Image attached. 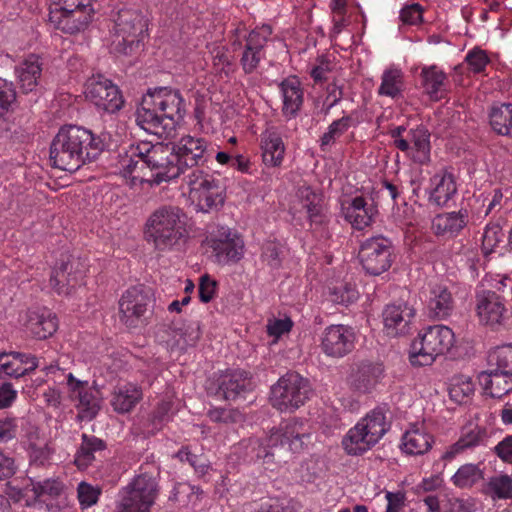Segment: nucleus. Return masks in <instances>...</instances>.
<instances>
[{"mask_svg": "<svg viewBox=\"0 0 512 512\" xmlns=\"http://www.w3.org/2000/svg\"><path fill=\"white\" fill-rule=\"evenodd\" d=\"M142 17L134 10L121 9L114 19V50L131 55L140 47L143 32Z\"/></svg>", "mask_w": 512, "mask_h": 512, "instance_id": "15", "label": "nucleus"}, {"mask_svg": "<svg viewBox=\"0 0 512 512\" xmlns=\"http://www.w3.org/2000/svg\"><path fill=\"white\" fill-rule=\"evenodd\" d=\"M171 407L172 405L169 401H161L157 404L149 419L152 425L150 430L152 433L160 430L163 424L168 421Z\"/></svg>", "mask_w": 512, "mask_h": 512, "instance_id": "59", "label": "nucleus"}, {"mask_svg": "<svg viewBox=\"0 0 512 512\" xmlns=\"http://www.w3.org/2000/svg\"><path fill=\"white\" fill-rule=\"evenodd\" d=\"M259 146L263 164L268 168L280 167L284 161L286 146L278 129L267 127L261 134Z\"/></svg>", "mask_w": 512, "mask_h": 512, "instance_id": "27", "label": "nucleus"}, {"mask_svg": "<svg viewBox=\"0 0 512 512\" xmlns=\"http://www.w3.org/2000/svg\"><path fill=\"white\" fill-rule=\"evenodd\" d=\"M489 123L494 132L512 137V103H495L489 111Z\"/></svg>", "mask_w": 512, "mask_h": 512, "instance_id": "43", "label": "nucleus"}, {"mask_svg": "<svg viewBox=\"0 0 512 512\" xmlns=\"http://www.w3.org/2000/svg\"><path fill=\"white\" fill-rule=\"evenodd\" d=\"M474 384L470 377L459 375L453 378L450 388L449 396L452 401L458 404H464L469 401L474 394Z\"/></svg>", "mask_w": 512, "mask_h": 512, "instance_id": "49", "label": "nucleus"}, {"mask_svg": "<svg viewBox=\"0 0 512 512\" xmlns=\"http://www.w3.org/2000/svg\"><path fill=\"white\" fill-rule=\"evenodd\" d=\"M105 137L76 126L61 127L50 146V160L55 168L74 172L95 161L105 150Z\"/></svg>", "mask_w": 512, "mask_h": 512, "instance_id": "3", "label": "nucleus"}, {"mask_svg": "<svg viewBox=\"0 0 512 512\" xmlns=\"http://www.w3.org/2000/svg\"><path fill=\"white\" fill-rule=\"evenodd\" d=\"M454 343V333L448 326H428L413 341L410 362L414 366L431 365L438 356L447 353Z\"/></svg>", "mask_w": 512, "mask_h": 512, "instance_id": "9", "label": "nucleus"}, {"mask_svg": "<svg viewBox=\"0 0 512 512\" xmlns=\"http://www.w3.org/2000/svg\"><path fill=\"white\" fill-rule=\"evenodd\" d=\"M508 189L503 191L500 188L493 189L484 199V204L486 205L485 215L498 213L503 207L506 206L509 197L507 195Z\"/></svg>", "mask_w": 512, "mask_h": 512, "instance_id": "56", "label": "nucleus"}, {"mask_svg": "<svg viewBox=\"0 0 512 512\" xmlns=\"http://www.w3.org/2000/svg\"><path fill=\"white\" fill-rule=\"evenodd\" d=\"M141 399L140 387L133 383H124L114 388L110 404L115 412L125 414L132 411Z\"/></svg>", "mask_w": 512, "mask_h": 512, "instance_id": "38", "label": "nucleus"}, {"mask_svg": "<svg viewBox=\"0 0 512 512\" xmlns=\"http://www.w3.org/2000/svg\"><path fill=\"white\" fill-rule=\"evenodd\" d=\"M404 89V75L403 72L396 67L386 69L381 77V84L378 89V94L396 98L401 95Z\"/></svg>", "mask_w": 512, "mask_h": 512, "instance_id": "44", "label": "nucleus"}, {"mask_svg": "<svg viewBox=\"0 0 512 512\" xmlns=\"http://www.w3.org/2000/svg\"><path fill=\"white\" fill-rule=\"evenodd\" d=\"M175 150L176 163L180 168V175L187 171L201 168L211 157L209 144L206 139L192 135H184L172 143Z\"/></svg>", "mask_w": 512, "mask_h": 512, "instance_id": "18", "label": "nucleus"}, {"mask_svg": "<svg viewBox=\"0 0 512 512\" xmlns=\"http://www.w3.org/2000/svg\"><path fill=\"white\" fill-rule=\"evenodd\" d=\"M77 495L82 507H91L97 503L101 495V489L86 482H81L77 488Z\"/></svg>", "mask_w": 512, "mask_h": 512, "instance_id": "58", "label": "nucleus"}, {"mask_svg": "<svg viewBox=\"0 0 512 512\" xmlns=\"http://www.w3.org/2000/svg\"><path fill=\"white\" fill-rule=\"evenodd\" d=\"M457 192L456 183L451 173L441 170L430 179L429 201L442 207L455 196Z\"/></svg>", "mask_w": 512, "mask_h": 512, "instance_id": "34", "label": "nucleus"}, {"mask_svg": "<svg viewBox=\"0 0 512 512\" xmlns=\"http://www.w3.org/2000/svg\"><path fill=\"white\" fill-rule=\"evenodd\" d=\"M31 491L40 501L57 498L63 491L64 485L59 479L49 478L43 481L30 480ZM29 485L27 486V488Z\"/></svg>", "mask_w": 512, "mask_h": 512, "instance_id": "48", "label": "nucleus"}, {"mask_svg": "<svg viewBox=\"0 0 512 512\" xmlns=\"http://www.w3.org/2000/svg\"><path fill=\"white\" fill-rule=\"evenodd\" d=\"M191 198L202 212L218 210L225 201V187L214 175L197 168L184 176Z\"/></svg>", "mask_w": 512, "mask_h": 512, "instance_id": "11", "label": "nucleus"}, {"mask_svg": "<svg viewBox=\"0 0 512 512\" xmlns=\"http://www.w3.org/2000/svg\"><path fill=\"white\" fill-rule=\"evenodd\" d=\"M186 214L177 206L163 205L154 210L145 223L147 242L160 252L172 251L186 239Z\"/></svg>", "mask_w": 512, "mask_h": 512, "instance_id": "5", "label": "nucleus"}, {"mask_svg": "<svg viewBox=\"0 0 512 512\" xmlns=\"http://www.w3.org/2000/svg\"><path fill=\"white\" fill-rule=\"evenodd\" d=\"M282 96V114L291 119L295 118L304 102V92L297 77H289L279 84Z\"/></svg>", "mask_w": 512, "mask_h": 512, "instance_id": "33", "label": "nucleus"}, {"mask_svg": "<svg viewBox=\"0 0 512 512\" xmlns=\"http://www.w3.org/2000/svg\"><path fill=\"white\" fill-rule=\"evenodd\" d=\"M483 479V472L479 464L467 463L458 468L451 477L454 486L465 489L470 488Z\"/></svg>", "mask_w": 512, "mask_h": 512, "instance_id": "47", "label": "nucleus"}, {"mask_svg": "<svg viewBox=\"0 0 512 512\" xmlns=\"http://www.w3.org/2000/svg\"><path fill=\"white\" fill-rule=\"evenodd\" d=\"M81 444L75 454V465L80 470H86L96 459L97 454L106 450V443L94 436L82 434Z\"/></svg>", "mask_w": 512, "mask_h": 512, "instance_id": "42", "label": "nucleus"}, {"mask_svg": "<svg viewBox=\"0 0 512 512\" xmlns=\"http://www.w3.org/2000/svg\"><path fill=\"white\" fill-rule=\"evenodd\" d=\"M382 316L387 335H404L410 331L416 310L408 302L399 300L386 305Z\"/></svg>", "mask_w": 512, "mask_h": 512, "instance_id": "23", "label": "nucleus"}, {"mask_svg": "<svg viewBox=\"0 0 512 512\" xmlns=\"http://www.w3.org/2000/svg\"><path fill=\"white\" fill-rule=\"evenodd\" d=\"M51 451L46 443L29 445L30 463L34 465H45L50 459Z\"/></svg>", "mask_w": 512, "mask_h": 512, "instance_id": "61", "label": "nucleus"}, {"mask_svg": "<svg viewBox=\"0 0 512 512\" xmlns=\"http://www.w3.org/2000/svg\"><path fill=\"white\" fill-rule=\"evenodd\" d=\"M311 394L308 379L297 372H287L271 387L270 402L281 412L294 411L303 406Z\"/></svg>", "mask_w": 512, "mask_h": 512, "instance_id": "12", "label": "nucleus"}, {"mask_svg": "<svg viewBox=\"0 0 512 512\" xmlns=\"http://www.w3.org/2000/svg\"><path fill=\"white\" fill-rule=\"evenodd\" d=\"M169 329L174 333L172 339L167 340V346L171 349L185 351L188 347H194L200 340L202 331L198 321H191L178 327L172 321Z\"/></svg>", "mask_w": 512, "mask_h": 512, "instance_id": "37", "label": "nucleus"}, {"mask_svg": "<svg viewBox=\"0 0 512 512\" xmlns=\"http://www.w3.org/2000/svg\"><path fill=\"white\" fill-rule=\"evenodd\" d=\"M458 441L467 451L486 446L488 441L487 430L478 424L469 423L462 427Z\"/></svg>", "mask_w": 512, "mask_h": 512, "instance_id": "46", "label": "nucleus"}, {"mask_svg": "<svg viewBox=\"0 0 512 512\" xmlns=\"http://www.w3.org/2000/svg\"><path fill=\"white\" fill-rule=\"evenodd\" d=\"M353 125L352 115H343L332 121L327 131L320 138V148L326 152Z\"/></svg>", "mask_w": 512, "mask_h": 512, "instance_id": "45", "label": "nucleus"}, {"mask_svg": "<svg viewBox=\"0 0 512 512\" xmlns=\"http://www.w3.org/2000/svg\"><path fill=\"white\" fill-rule=\"evenodd\" d=\"M356 339V333L351 326L330 325L322 333L320 346L327 356L341 358L354 350Z\"/></svg>", "mask_w": 512, "mask_h": 512, "instance_id": "20", "label": "nucleus"}, {"mask_svg": "<svg viewBox=\"0 0 512 512\" xmlns=\"http://www.w3.org/2000/svg\"><path fill=\"white\" fill-rule=\"evenodd\" d=\"M479 384L486 395L502 398L512 391V375L490 368L478 375Z\"/></svg>", "mask_w": 512, "mask_h": 512, "instance_id": "36", "label": "nucleus"}, {"mask_svg": "<svg viewBox=\"0 0 512 512\" xmlns=\"http://www.w3.org/2000/svg\"><path fill=\"white\" fill-rule=\"evenodd\" d=\"M207 246L212 250L218 264L237 263L244 256L242 237L227 226H220L206 238Z\"/></svg>", "mask_w": 512, "mask_h": 512, "instance_id": "17", "label": "nucleus"}, {"mask_svg": "<svg viewBox=\"0 0 512 512\" xmlns=\"http://www.w3.org/2000/svg\"><path fill=\"white\" fill-rule=\"evenodd\" d=\"M359 297L356 286L349 282H337L329 288V300L335 304L348 306Z\"/></svg>", "mask_w": 512, "mask_h": 512, "instance_id": "50", "label": "nucleus"}, {"mask_svg": "<svg viewBox=\"0 0 512 512\" xmlns=\"http://www.w3.org/2000/svg\"><path fill=\"white\" fill-rule=\"evenodd\" d=\"M420 77L422 87L431 100L438 101L444 97L448 79L443 70L436 65L425 66L421 70Z\"/></svg>", "mask_w": 512, "mask_h": 512, "instance_id": "39", "label": "nucleus"}, {"mask_svg": "<svg viewBox=\"0 0 512 512\" xmlns=\"http://www.w3.org/2000/svg\"><path fill=\"white\" fill-rule=\"evenodd\" d=\"M85 96L97 108L109 113L120 110L124 103L119 88L103 75L92 76L87 80Z\"/></svg>", "mask_w": 512, "mask_h": 512, "instance_id": "19", "label": "nucleus"}, {"mask_svg": "<svg viewBox=\"0 0 512 512\" xmlns=\"http://www.w3.org/2000/svg\"><path fill=\"white\" fill-rule=\"evenodd\" d=\"M58 328V320L50 310L42 309L30 311L27 320V329L37 339H46L52 336Z\"/></svg>", "mask_w": 512, "mask_h": 512, "instance_id": "40", "label": "nucleus"}, {"mask_svg": "<svg viewBox=\"0 0 512 512\" xmlns=\"http://www.w3.org/2000/svg\"><path fill=\"white\" fill-rule=\"evenodd\" d=\"M95 9L93 0H51L49 20L67 34H76L87 28Z\"/></svg>", "mask_w": 512, "mask_h": 512, "instance_id": "10", "label": "nucleus"}, {"mask_svg": "<svg viewBox=\"0 0 512 512\" xmlns=\"http://www.w3.org/2000/svg\"><path fill=\"white\" fill-rule=\"evenodd\" d=\"M207 415L215 423H235L241 419V413L234 408H212L208 411Z\"/></svg>", "mask_w": 512, "mask_h": 512, "instance_id": "60", "label": "nucleus"}, {"mask_svg": "<svg viewBox=\"0 0 512 512\" xmlns=\"http://www.w3.org/2000/svg\"><path fill=\"white\" fill-rule=\"evenodd\" d=\"M493 497L498 499L512 498V478L508 475L494 477L489 482Z\"/></svg>", "mask_w": 512, "mask_h": 512, "instance_id": "57", "label": "nucleus"}, {"mask_svg": "<svg viewBox=\"0 0 512 512\" xmlns=\"http://www.w3.org/2000/svg\"><path fill=\"white\" fill-rule=\"evenodd\" d=\"M342 213L354 229L362 230L372 224L377 215V207L368 203L363 196H356L342 202Z\"/></svg>", "mask_w": 512, "mask_h": 512, "instance_id": "28", "label": "nucleus"}, {"mask_svg": "<svg viewBox=\"0 0 512 512\" xmlns=\"http://www.w3.org/2000/svg\"><path fill=\"white\" fill-rule=\"evenodd\" d=\"M120 168L131 186L151 181L160 184L181 176L172 143L140 142L132 145L129 153L120 160Z\"/></svg>", "mask_w": 512, "mask_h": 512, "instance_id": "1", "label": "nucleus"}, {"mask_svg": "<svg viewBox=\"0 0 512 512\" xmlns=\"http://www.w3.org/2000/svg\"><path fill=\"white\" fill-rule=\"evenodd\" d=\"M254 389L250 372L245 370H227L214 375L210 380L207 392L220 400L237 401L246 399Z\"/></svg>", "mask_w": 512, "mask_h": 512, "instance_id": "14", "label": "nucleus"}, {"mask_svg": "<svg viewBox=\"0 0 512 512\" xmlns=\"http://www.w3.org/2000/svg\"><path fill=\"white\" fill-rule=\"evenodd\" d=\"M67 385L70 396L73 400H78V407L87 418H94L99 409V399L89 387L87 381H81L74 377L72 373L67 375Z\"/></svg>", "mask_w": 512, "mask_h": 512, "instance_id": "30", "label": "nucleus"}, {"mask_svg": "<svg viewBox=\"0 0 512 512\" xmlns=\"http://www.w3.org/2000/svg\"><path fill=\"white\" fill-rule=\"evenodd\" d=\"M489 366L503 373L512 375V344L496 347L488 355Z\"/></svg>", "mask_w": 512, "mask_h": 512, "instance_id": "51", "label": "nucleus"}, {"mask_svg": "<svg viewBox=\"0 0 512 512\" xmlns=\"http://www.w3.org/2000/svg\"><path fill=\"white\" fill-rule=\"evenodd\" d=\"M284 258V247L276 241H266L261 247L260 260L271 271L281 267Z\"/></svg>", "mask_w": 512, "mask_h": 512, "instance_id": "52", "label": "nucleus"}, {"mask_svg": "<svg viewBox=\"0 0 512 512\" xmlns=\"http://www.w3.org/2000/svg\"><path fill=\"white\" fill-rule=\"evenodd\" d=\"M384 408L377 407L350 428L342 439V447L350 456H360L372 449L390 430Z\"/></svg>", "mask_w": 512, "mask_h": 512, "instance_id": "7", "label": "nucleus"}, {"mask_svg": "<svg viewBox=\"0 0 512 512\" xmlns=\"http://www.w3.org/2000/svg\"><path fill=\"white\" fill-rule=\"evenodd\" d=\"M401 449L409 455H422L429 451L433 444V436L423 426L413 425L401 440Z\"/></svg>", "mask_w": 512, "mask_h": 512, "instance_id": "41", "label": "nucleus"}, {"mask_svg": "<svg viewBox=\"0 0 512 512\" xmlns=\"http://www.w3.org/2000/svg\"><path fill=\"white\" fill-rule=\"evenodd\" d=\"M157 493L156 479L146 473L140 474L121 490L116 512H150Z\"/></svg>", "mask_w": 512, "mask_h": 512, "instance_id": "13", "label": "nucleus"}, {"mask_svg": "<svg viewBox=\"0 0 512 512\" xmlns=\"http://www.w3.org/2000/svg\"><path fill=\"white\" fill-rule=\"evenodd\" d=\"M217 283L215 280L211 279L210 276L204 275L200 278L198 294L199 299L203 303L210 302L216 293Z\"/></svg>", "mask_w": 512, "mask_h": 512, "instance_id": "64", "label": "nucleus"}, {"mask_svg": "<svg viewBox=\"0 0 512 512\" xmlns=\"http://www.w3.org/2000/svg\"><path fill=\"white\" fill-rule=\"evenodd\" d=\"M384 374L383 365L370 361L357 363L348 377L350 388L360 394L371 393Z\"/></svg>", "mask_w": 512, "mask_h": 512, "instance_id": "25", "label": "nucleus"}, {"mask_svg": "<svg viewBox=\"0 0 512 512\" xmlns=\"http://www.w3.org/2000/svg\"><path fill=\"white\" fill-rule=\"evenodd\" d=\"M467 69L473 74H486V68L490 64V59L486 51L480 48H473L465 56Z\"/></svg>", "mask_w": 512, "mask_h": 512, "instance_id": "54", "label": "nucleus"}, {"mask_svg": "<svg viewBox=\"0 0 512 512\" xmlns=\"http://www.w3.org/2000/svg\"><path fill=\"white\" fill-rule=\"evenodd\" d=\"M39 363L35 356L21 352L0 353V377L20 378L33 372Z\"/></svg>", "mask_w": 512, "mask_h": 512, "instance_id": "29", "label": "nucleus"}, {"mask_svg": "<svg viewBox=\"0 0 512 512\" xmlns=\"http://www.w3.org/2000/svg\"><path fill=\"white\" fill-rule=\"evenodd\" d=\"M395 257L391 240L381 235L366 239L361 244L359 251L360 262L364 270L374 276L389 270Z\"/></svg>", "mask_w": 512, "mask_h": 512, "instance_id": "16", "label": "nucleus"}, {"mask_svg": "<svg viewBox=\"0 0 512 512\" xmlns=\"http://www.w3.org/2000/svg\"><path fill=\"white\" fill-rule=\"evenodd\" d=\"M504 236L505 234L499 222L488 223L482 235L483 253L485 255L492 253L499 243L503 241Z\"/></svg>", "mask_w": 512, "mask_h": 512, "instance_id": "53", "label": "nucleus"}, {"mask_svg": "<svg viewBox=\"0 0 512 512\" xmlns=\"http://www.w3.org/2000/svg\"><path fill=\"white\" fill-rule=\"evenodd\" d=\"M186 102L178 89L158 87L149 90L136 111V122L146 132L169 137L184 118Z\"/></svg>", "mask_w": 512, "mask_h": 512, "instance_id": "2", "label": "nucleus"}, {"mask_svg": "<svg viewBox=\"0 0 512 512\" xmlns=\"http://www.w3.org/2000/svg\"><path fill=\"white\" fill-rule=\"evenodd\" d=\"M335 68L334 59L321 55L316 59V65L311 69L310 76L316 84L328 80V74Z\"/></svg>", "mask_w": 512, "mask_h": 512, "instance_id": "55", "label": "nucleus"}, {"mask_svg": "<svg viewBox=\"0 0 512 512\" xmlns=\"http://www.w3.org/2000/svg\"><path fill=\"white\" fill-rule=\"evenodd\" d=\"M467 223L468 211L460 209L457 212L437 214L432 220L431 229L436 236L449 239L457 236Z\"/></svg>", "mask_w": 512, "mask_h": 512, "instance_id": "31", "label": "nucleus"}, {"mask_svg": "<svg viewBox=\"0 0 512 512\" xmlns=\"http://www.w3.org/2000/svg\"><path fill=\"white\" fill-rule=\"evenodd\" d=\"M475 298L479 322L498 330L509 317L506 305L512 300V279L502 278L496 281L493 289L477 290Z\"/></svg>", "mask_w": 512, "mask_h": 512, "instance_id": "8", "label": "nucleus"}, {"mask_svg": "<svg viewBox=\"0 0 512 512\" xmlns=\"http://www.w3.org/2000/svg\"><path fill=\"white\" fill-rule=\"evenodd\" d=\"M430 136L429 130L423 125L412 128L407 131V148L400 151L413 163L427 165L431 162Z\"/></svg>", "mask_w": 512, "mask_h": 512, "instance_id": "26", "label": "nucleus"}, {"mask_svg": "<svg viewBox=\"0 0 512 512\" xmlns=\"http://www.w3.org/2000/svg\"><path fill=\"white\" fill-rule=\"evenodd\" d=\"M423 8L418 3L404 7L400 12L401 21L404 24L416 25L422 22Z\"/></svg>", "mask_w": 512, "mask_h": 512, "instance_id": "63", "label": "nucleus"}, {"mask_svg": "<svg viewBox=\"0 0 512 512\" xmlns=\"http://www.w3.org/2000/svg\"><path fill=\"white\" fill-rule=\"evenodd\" d=\"M42 61L38 55L30 54L15 68L20 89L23 93L32 92L42 75Z\"/></svg>", "mask_w": 512, "mask_h": 512, "instance_id": "35", "label": "nucleus"}, {"mask_svg": "<svg viewBox=\"0 0 512 512\" xmlns=\"http://www.w3.org/2000/svg\"><path fill=\"white\" fill-rule=\"evenodd\" d=\"M86 266L77 259L65 256L61 258L50 277V286L58 294H69L73 288L80 285L86 275Z\"/></svg>", "mask_w": 512, "mask_h": 512, "instance_id": "21", "label": "nucleus"}, {"mask_svg": "<svg viewBox=\"0 0 512 512\" xmlns=\"http://www.w3.org/2000/svg\"><path fill=\"white\" fill-rule=\"evenodd\" d=\"M16 99V92L11 83L0 79V116H3Z\"/></svg>", "mask_w": 512, "mask_h": 512, "instance_id": "62", "label": "nucleus"}, {"mask_svg": "<svg viewBox=\"0 0 512 512\" xmlns=\"http://www.w3.org/2000/svg\"><path fill=\"white\" fill-rule=\"evenodd\" d=\"M311 441V433L307 424L299 419L282 422L278 428L272 429L264 439H250L249 447L253 455L251 459L261 460L267 469L274 463L277 450L299 453Z\"/></svg>", "mask_w": 512, "mask_h": 512, "instance_id": "4", "label": "nucleus"}, {"mask_svg": "<svg viewBox=\"0 0 512 512\" xmlns=\"http://www.w3.org/2000/svg\"><path fill=\"white\" fill-rule=\"evenodd\" d=\"M274 39L270 24L256 25L247 32L245 24L238 22L231 30V46L234 52L241 51L240 65L245 74H251L258 68L266 56V47Z\"/></svg>", "mask_w": 512, "mask_h": 512, "instance_id": "6", "label": "nucleus"}, {"mask_svg": "<svg viewBox=\"0 0 512 512\" xmlns=\"http://www.w3.org/2000/svg\"><path fill=\"white\" fill-rule=\"evenodd\" d=\"M149 299L137 287L128 289L119 300L120 320L128 328H136L144 322Z\"/></svg>", "mask_w": 512, "mask_h": 512, "instance_id": "24", "label": "nucleus"}, {"mask_svg": "<svg viewBox=\"0 0 512 512\" xmlns=\"http://www.w3.org/2000/svg\"><path fill=\"white\" fill-rule=\"evenodd\" d=\"M426 303L430 315L438 319L450 316L455 306L451 291L443 284L430 285Z\"/></svg>", "mask_w": 512, "mask_h": 512, "instance_id": "32", "label": "nucleus"}, {"mask_svg": "<svg viewBox=\"0 0 512 512\" xmlns=\"http://www.w3.org/2000/svg\"><path fill=\"white\" fill-rule=\"evenodd\" d=\"M302 208L305 209L310 222L311 230L321 239H329L331 233L328 228L329 218L323 206L322 197L310 187L299 189Z\"/></svg>", "mask_w": 512, "mask_h": 512, "instance_id": "22", "label": "nucleus"}]
</instances>
